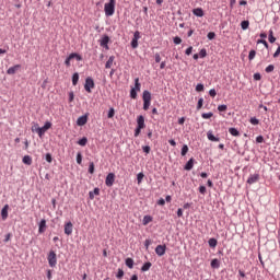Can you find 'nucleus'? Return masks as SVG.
I'll use <instances>...</instances> for the list:
<instances>
[{
	"label": "nucleus",
	"mask_w": 280,
	"mask_h": 280,
	"mask_svg": "<svg viewBox=\"0 0 280 280\" xmlns=\"http://www.w3.org/2000/svg\"><path fill=\"white\" fill-rule=\"evenodd\" d=\"M249 122L252 124V126H259V119H257L256 117L250 118Z\"/></svg>",
	"instance_id": "37"
},
{
	"label": "nucleus",
	"mask_w": 280,
	"mask_h": 280,
	"mask_svg": "<svg viewBox=\"0 0 280 280\" xmlns=\"http://www.w3.org/2000/svg\"><path fill=\"white\" fill-rule=\"evenodd\" d=\"M257 43L262 44L266 47V49H268V42H266V39H258Z\"/></svg>",
	"instance_id": "52"
},
{
	"label": "nucleus",
	"mask_w": 280,
	"mask_h": 280,
	"mask_svg": "<svg viewBox=\"0 0 280 280\" xmlns=\"http://www.w3.org/2000/svg\"><path fill=\"white\" fill-rule=\"evenodd\" d=\"M205 103L203 98H199L198 104H197V110H200L202 108V104Z\"/></svg>",
	"instance_id": "49"
},
{
	"label": "nucleus",
	"mask_w": 280,
	"mask_h": 280,
	"mask_svg": "<svg viewBox=\"0 0 280 280\" xmlns=\"http://www.w3.org/2000/svg\"><path fill=\"white\" fill-rule=\"evenodd\" d=\"M196 91H197L198 93H201V91H205V85H203L202 83L197 84Z\"/></svg>",
	"instance_id": "44"
},
{
	"label": "nucleus",
	"mask_w": 280,
	"mask_h": 280,
	"mask_svg": "<svg viewBox=\"0 0 280 280\" xmlns=\"http://www.w3.org/2000/svg\"><path fill=\"white\" fill-rule=\"evenodd\" d=\"M229 107L226 105H219L218 106V110L219 113H225V110L228 109Z\"/></svg>",
	"instance_id": "43"
},
{
	"label": "nucleus",
	"mask_w": 280,
	"mask_h": 280,
	"mask_svg": "<svg viewBox=\"0 0 280 280\" xmlns=\"http://www.w3.org/2000/svg\"><path fill=\"white\" fill-rule=\"evenodd\" d=\"M105 185H107V187H113V185H115V174L114 173H109L106 176Z\"/></svg>",
	"instance_id": "6"
},
{
	"label": "nucleus",
	"mask_w": 280,
	"mask_h": 280,
	"mask_svg": "<svg viewBox=\"0 0 280 280\" xmlns=\"http://www.w3.org/2000/svg\"><path fill=\"white\" fill-rule=\"evenodd\" d=\"M79 80H80V74L78 72L73 73V75H72V84H73V86H78Z\"/></svg>",
	"instance_id": "23"
},
{
	"label": "nucleus",
	"mask_w": 280,
	"mask_h": 280,
	"mask_svg": "<svg viewBox=\"0 0 280 280\" xmlns=\"http://www.w3.org/2000/svg\"><path fill=\"white\" fill-rule=\"evenodd\" d=\"M199 191H200L202 195H206V194H207V187L200 186V187H199Z\"/></svg>",
	"instance_id": "58"
},
{
	"label": "nucleus",
	"mask_w": 280,
	"mask_h": 280,
	"mask_svg": "<svg viewBox=\"0 0 280 280\" xmlns=\"http://www.w3.org/2000/svg\"><path fill=\"white\" fill-rule=\"evenodd\" d=\"M125 264L127 268H135V260L132 258H127Z\"/></svg>",
	"instance_id": "24"
},
{
	"label": "nucleus",
	"mask_w": 280,
	"mask_h": 280,
	"mask_svg": "<svg viewBox=\"0 0 280 280\" xmlns=\"http://www.w3.org/2000/svg\"><path fill=\"white\" fill-rule=\"evenodd\" d=\"M89 121V116H80L77 120V125L79 126H86V122Z\"/></svg>",
	"instance_id": "10"
},
{
	"label": "nucleus",
	"mask_w": 280,
	"mask_h": 280,
	"mask_svg": "<svg viewBox=\"0 0 280 280\" xmlns=\"http://www.w3.org/2000/svg\"><path fill=\"white\" fill-rule=\"evenodd\" d=\"M209 95H210V97H215L218 95V92H215V89H211L209 91Z\"/></svg>",
	"instance_id": "54"
},
{
	"label": "nucleus",
	"mask_w": 280,
	"mask_h": 280,
	"mask_svg": "<svg viewBox=\"0 0 280 280\" xmlns=\"http://www.w3.org/2000/svg\"><path fill=\"white\" fill-rule=\"evenodd\" d=\"M137 128H140L142 130H143V128H145V118L143 116H138Z\"/></svg>",
	"instance_id": "9"
},
{
	"label": "nucleus",
	"mask_w": 280,
	"mask_h": 280,
	"mask_svg": "<svg viewBox=\"0 0 280 280\" xmlns=\"http://www.w3.org/2000/svg\"><path fill=\"white\" fill-rule=\"evenodd\" d=\"M143 102H152V94L150 91L145 90L142 95Z\"/></svg>",
	"instance_id": "16"
},
{
	"label": "nucleus",
	"mask_w": 280,
	"mask_h": 280,
	"mask_svg": "<svg viewBox=\"0 0 280 280\" xmlns=\"http://www.w3.org/2000/svg\"><path fill=\"white\" fill-rule=\"evenodd\" d=\"M139 38H141V33H139V31H136L133 34V40H139Z\"/></svg>",
	"instance_id": "51"
},
{
	"label": "nucleus",
	"mask_w": 280,
	"mask_h": 280,
	"mask_svg": "<svg viewBox=\"0 0 280 280\" xmlns=\"http://www.w3.org/2000/svg\"><path fill=\"white\" fill-rule=\"evenodd\" d=\"M19 69H21V65H15L13 67H10L7 70L8 75H14V73H16V71H19Z\"/></svg>",
	"instance_id": "13"
},
{
	"label": "nucleus",
	"mask_w": 280,
	"mask_h": 280,
	"mask_svg": "<svg viewBox=\"0 0 280 280\" xmlns=\"http://www.w3.org/2000/svg\"><path fill=\"white\" fill-rule=\"evenodd\" d=\"M266 73H272V71H275V66L273 65H269L266 69H265Z\"/></svg>",
	"instance_id": "46"
},
{
	"label": "nucleus",
	"mask_w": 280,
	"mask_h": 280,
	"mask_svg": "<svg viewBox=\"0 0 280 280\" xmlns=\"http://www.w3.org/2000/svg\"><path fill=\"white\" fill-rule=\"evenodd\" d=\"M115 3L116 0H109V2L105 3L104 10L107 16H113V14H115Z\"/></svg>",
	"instance_id": "2"
},
{
	"label": "nucleus",
	"mask_w": 280,
	"mask_h": 280,
	"mask_svg": "<svg viewBox=\"0 0 280 280\" xmlns=\"http://www.w3.org/2000/svg\"><path fill=\"white\" fill-rule=\"evenodd\" d=\"M95 196H100V188H94L93 191H90V192H89V198H90V200H94V199H95Z\"/></svg>",
	"instance_id": "19"
},
{
	"label": "nucleus",
	"mask_w": 280,
	"mask_h": 280,
	"mask_svg": "<svg viewBox=\"0 0 280 280\" xmlns=\"http://www.w3.org/2000/svg\"><path fill=\"white\" fill-rule=\"evenodd\" d=\"M65 233L66 235H71V233H73V223L68 222L65 224Z\"/></svg>",
	"instance_id": "11"
},
{
	"label": "nucleus",
	"mask_w": 280,
	"mask_h": 280,
	"mask_svg": "<svg viewBox=\"0 0 280 280\" xmlns=\"http://www.w3.org/2000/svg\"><path fill=\"white\" fill-rule=\"evenodd\" d=\"M209 40H213L215 38V34L213 32L208 33Z\"/></svg>",
	"instance_id": "59"
},
{
	"label": "nucleus",
	"mask_w": 280,
	"mask_h": 280,
	"mask_svg": "<svg viewBox=\"0 0 280 280\" xmlns=\"http://www.w3.org/2000/svg\"><path fill=\"white\" fill-rule=\"evenodd\" d=\"M173 42L175 43V45H180V43H183V39L178 36L174 37Z\"/></svg>",
	"instance_id": "50"
},
{
	"label": "nucleus",
	"mask_w": 280,
	"mask_h": 280,
	"mask_svg": "<svg viewBox=\"0 0 280 280\" xmlns=\"http://www.w3.org/2000/svg\"><path fill=\"white\" fill-rule=\"evenodd\" d=\"M116 277H117V279H124V270L118 269V272H117Z\"/></svg>",
	"instance_id": "48"
},
{
	"label": "nucleus",
	"mask_w": 280,
	"mask_h": 280,
	"mask_svg": "<svg viewBox=\"0 0 280 280\" xmlns=\"http://www.w3.org/2000/svg\"><path fill=\"white\" fill-rule=\"evenodd\" d=\"M113 62H115V56H110L105 63L106 69H110L113 67Z\"/></svg>",
	"instance_id": "22"
},
{
	"label": "nucleus",
	"mask_w": 280,
	"mask_h": 280,
	"mask_svg": "<svg viewBox=\"0 0 280 280\" xmlns=\"http://www.w3.org/2000/svg\"><path fill=\"white\" fill-rule=\"evenodd\" d=\"M71 60H78V62L82 61V56L78 52L70 54L65 60L66 67H71Z\"/></svg>",
	"instance_id": "3"
},
{
	"label": "nucleus",
	"mask_w": 280,
	"mask_h": 280,
	"mask_svg": "<svg viewBox=\"0 0 280 280\" xmlns=\"http://www.w3.org/2000/svg\"><path fill=\"white\" fill-rule=\"evenodd\" d=\"M108 43H110V37L107 35L103 36V38L100 42L101 47H104L105 49H108Z\"/></svg>",
	"instance_id": "8"
},
{
	"label": "nucleus",
	"mask_w": 280,
	"mask_h": 280,
	"mask_svg": "<svg viewBox=\"0 0 280 280\" xmlns=\"http://www.w3.org/2000/svg\"><path fill=\"white\" fill-rule=\"evenodd\" d=\"M259 180V174L250 175L247 179L248 185H255Z\"/></svg>",
	"instance_id": "12"
},
{
	"label": "nucleus",
	"mask_w": 280,
	"mask_h": 280,
	"mask_svg": "<svg viewBox=\"0 0 280 280\" xmlns=\"http://www.w3.org/2000/svg\"><path fill=\"white\" fill-rule=\"evenodd\" d=\"M155 62H161V55L159 52L155 54Z\"/></svg>",
	"instance_id": "64"
},
{
	"label": "nucleus",
	"mask_w": 280,
	"mask_h": 280,
	"mask_svg": "<svg viewBox=\"0 0 280 280\" xmlns=\"http://www.w3.org/2000/svg\"><path fill=\"white\" fill-rule=\"evenodd\" d=\"M130 97H131V100H137V90L136 89H131Z\"/></svg>",
	"instance_id": "42"
},
{
	"label": "nucleus",
	"mask_w": 280,
	"mask_h": 280,
	"mask_svg": "<svg viewBox=\"0 0 280 280\" xmlns=\"http://www.w3.org/2000/svg\"><path fill=\"white\" fill-rule=\"evenodd\" d=\"M192 14L195 16L202 18V16H205V11L202 10V8H196L192 10Z\"/></svg>",
	"instance_id": "17"
},
{
	"label": "nucleus",
	"mask_w": 280,
	"mask_h": 280,
	"mask_svg": "<svg viewBox=\"0 0 280 280\" xmlns=\"http://www.w3.org/2000/svg\"><path fill=\"white\" fill-rule=\"evenodd\" d=\"M46 161L47 163H51V161H54V158H51V153L46 154Z\"/></svg>",
	"instance_id": "56"
},
{
	"label": "nucleus",
	"mask_w": 280,
	"mask_h": 280,
	"mask_svg": "<svg viewBox=\"0 0 280 280\" xmlns=\"http://www.w3.org/2000/svg\"><path fill=\"white\" fill-rule=\"evenodd\" d=\"M131 47H132V49H137V47H139V39H132Z\"/></svg>",
	"instance_id": "41"
},
{
	"label": "nucleus",
	"mask_w": 280,
	"mask_h": 280,
	"mask_svg": "<svg viewBox=\"0 0 280 280\" xmlns=\"http://www.w3.org/2000/svg\"><path fill=\"white\" fill-rule=\"evenodd\" d=\"M229 132L232 137H240V131L236 128H230Z\"/></svg>",
	"instance_id": "28"
},
{
	"label": "nucleus",
	"mask_w": 280,
	"mask_h": 280,
	"mask_svg": "<svg viewBox=\"0 0 280 280\" xmlns=\"http://www.w3.org/2000/svg\"><path fill=\"white\" fill-rule=\"evenodd\" d=\"M145 175H143V173H139L137 175V182H138V185H141L143 178H144Z\"/></svg>",
	"instance_id": "38"
},
{
	"label": "nucleus",
	"mask_w": 280,
	"mask_h": 280,
	"mask_svg": "<svg viewBox=\"0 0 280 280\" xmlns=\"http://www.w3.org/2000/svg\"><path fill=\"white\" fill-rule=\"evenodd\" d=\"M47 230V220L43 219L39 222L38 233H44Z\"/></svg>",
	"instance_id": "14"
},
{
	"label": "nucleus",
	"mask_w": 280,
	"mask_h": 280,
	"mask_svg": "<svg viewBox=\"0 0 280 280\" xmlns=\"http://www.w3.org/2000/svg\"><path fill=\"white\" fill-rule=\"evenodd\" d=\"M249 25H250V22H248V21H243L241 23L242 30H248Z\"/></svg>",
	"instance_id": "35"
},
{
	"label": "nucleus",
	"mask_w": 280,
	"mask_h": 280,
	"mask_svg": "<svg viewBox=\"0 0 280 280\" xmlns=\"http://www.w3.org/2000/svg\"><path fill=\"white\" fill-rule=\"evenodd\" d=\"M92 89H95V81H93V78L88 77L85 79L84 90L86 91V93H92Z\"/></svg>",
	"instance_id": "5"
},
{
	"label": "nucleus",
	"mask_w": 280,
	"mask_h": 280,
	"mask_svg": "<svg viewBox=\"0 0 280 280\" xmlns=\"http://www.w3.org/2000/svg\"><path fill=\"white\" fill-rule=\"evenodd\" d=\"M185 170H186L187 172L194 170V158H191V159L186 163Z\"/></svg>",
	"instance_id": "21"
},
{
	"label": "nucleus",
	"mask_w": 280,
	"mask_h": 280,
	"mask_svg": "<svg viewBox=\"0 0 280 280\" xmlns=\"http://www.w3.org/2000/svg\"><path fill=\"white\" fill-rule=\"evenodd\" d=\"M77 163H78V165H82V153H78L77 154Z\"/></svg>",
	"instance_id": "47"
},
{
	"label": "nucleus",
	"mask_w": 280,
	"mask_h": 280,
	"mask_svg": "<svg viewBox=\"0 0 280 280\" xmlns=\"http://www.w3.org/2000/svg\"><path fill=\"white\" fill-rule=\"evenodd\" d=\"M10 209L9 205H4V207L1 210V218L2 220H8V211Z\"/></svg>",
	"instance_id": "15"
},
{
	"label": "nucleus",
	"mask_w": 280,
	"mask_h": 280,
	"mask_svg": "<svg viewBox=\"0 0 280 280\" xmlns=\"http://www.w3.org/2000/svg\"><path fill=\"white\" fill-rule=\"evenodd\" d=\"M143 152H145V154H150V145H145L142 148Z\"/></svg>",
	"instance_id": "61"
},
{
	"label": "nucleus",
	"mask_w": 280,
	"mask_h": 280,
	"mask_svg": "<svg viewBox=\"0 0 280 280\" xmlns=\"http://www.w3.org/2000/svg\"><path fill=\"white\" fill-rule=\"evenodd\" d=\"M199 56L200 58H207V49H201Z\"/></svg>",
	"instance_id": "53"
},
{
	"label": "nucleus",
	"mask_w": 280,
	"mask_h": 280,
	"mask_svg": "<svg viewBox=\"0 0 280 280\" xmlns=\"http://www.w3.org/2000/svg\"><path fill=\"white\" fill-rule=\"evenodd\" d=\"M135 89L136 91H141V83L139 82V78L135 79Z\"/></svg>",
	"instance_id": "30"
},
{
	"label": "nucleus",
	"mask_w": 280,
	"mask_h": 280,
	"mask_svg": "<svg viewBox=\"0 0 280 280\" xmlns=\"http://www.w3.org/2000/svg\"><path fill=\"white\" fill-rule=\"evenodd\" d=\"M210 266L214 270H218V268H220V260L218 258L212 259L211 262H210Z\"/></svg>",
	"instance_id": "20"
},
{
	"label": "nucleus",
	"mask_w": 280,
	"mask_h": 280,
	"mask_svg": "<svg viewBox=\"0 0 280 280\" xmlns=\"http://www.w3.org/2000/svg\"><path fill=\"white\" fill-rule=\"evenodd\" d=\"M142 222H143V225H144V226L148 225V224H150V222H152V217H150V215H144Z\"/></svg>",
	"instance_id": "29"
},
{
	"label": "nucleus",
	"mask_w": 280,
	"mask_h": 280,
	"mask_svg": "<svg viewBox=\"0 0 280 280\" xmlns=\"http://www.w3.org/2000/svg\"><path fill=\"white\" fill-rule=\"evenodd\" d=\"M141 128L137 127L135 130V137H139L141 135Z\"/></svg>",
	"instance_id": "57"
},
{
	"label": "nucleus",
	"mask_w": 280,
	"mask_h": 280,
	"mask_svg": "<svg viewBox=\"0 0 280 280\" xmlns=\"http://www.w3.org/2000/svg\"><path fill=\"white\" fill-rule=\"evenodd\" d=\"M192 51H194V47L189 46V47L186 49L185 54H186V56H191V52H192Z\"/></svg>",
	"instance_id": "55"
},
{
	"label": "nucleus",
	"mask_w": 280,
	"mask_h": 280,
	"mask_svg": "<svg viewBox=\"0 0 280 280\" xmlns=\"http://www.w3.org/2000/svg\"><path fill=\"white\" fill-rule=\"evenodd\" d=\"M75 95L73 94V92L69 93V102H73Z\"/></svg>",
	"instance_id": "63"
},
{
	"label": "nucleus",
	"mask_w": 280,
	"mask_h": 280,
	"mask_svg": "<svg viewBox=\"0 0 280 280\" xmlns=\"http://www.w3.org/2000/svg\"><path fill=\"white\" fill-rule=\"evenodd\" d=\"M152 101H143V110H148L150 108V104Z\"/></svg>",
	"instance_id": "45"
},
{
	"label": "nucleus",
	"mask_w": 280,
	"mask_h": 280,
	"mask_svg": "<svg viewBox=\"0 0 280 280\" xmlns=\"http://www.w3.org/2000/svg\"><path fill=\"white\" fill-rule=\"evenodd\" d=\"M207 138L209 139V141H214V142H218L220 141V138L213 136V131L209 130L207 132Z\"/></svg>",
	"instance_id": "18"
},
{
	"label": "nucleus",
	"mask_w": 280,
	"mask_h": 280,
	"mask_svg": "<svg viewBox=\"0 0 280 280\" xmlns=\"http://www.w3.org/2000/svg\"><path fill=\"white\" fill-rule=\"evenodd\" d=\"M166 246L165 245H158L155 247V253L159 257H163V255H165V250H166Z\"/></svg>",
	"instance_id": "7"
},
{
	"label": "nucleus",
	"mask_w": 280,
	"mask_h": 280,
	"mask_svg": "<svg viewBox=\"0 0 280 280\" xmlns=\"http://www.w3.org/2000/svg\"><path fill=\"white\" fill-rule=\"evenodd\" d=\"M202 119H211V117H213V113H203L201 115Z\"/></svg>",
	"instance_id": "36"
},
{
	"label": "nucleus",
	"mask_w": 280,
	"mask_h": 280,
	"mask_svg": "<svg viewBox=\"0 0 280 280\" xmlns=\"http://www.w3.org/2000/svg\"><path fill=\"white\" fill-rule=\"evenodd\" d=\"M22 162L24 163V165H32V156L25 155V156L22 159Z\"/></svg>",
	"instance_id": "25"
},
{
	"label": "nucleus",
	"mask_w": 280,
	"mask_h": 280,
	"mask_svg": "<svg viewBox=\"0 0 280 280\" xmlns=\"http://www.w3.org/2000/svg\"><path fill=\"white\" fill-rule=\"evenodd\" d=\"M188 152H189V147H187V144H184L182 148V156H186Z\"/></svg>",
	"instance_id": "33"
},
{
	"label": "nucleus",
	"mask_w": 280,
	"mask_h": 280,
	"mask_svg": "<svg viewBox=\"0 0 280 280\" xmlns=\"http://www.w3.org/2000/svg\"><path fill=\"white\" fill-rule=\"evenodd\" d=\"M86 143H89V139H86V137H83L82 139H80L78 141V145L84 147V145H86Z\"/></svg>",
	"instance_id": "31"
},
{
	"label": "nucleus",
	"mask_w": 280,
	"mask_h": 280,
	"mask_svg": "<svg viewBox=\"0 0 280 280\" xmlns=\"http://www.w3.org/2000/svg\"><path fill=\"white\" fill-rule=\"evenodd\" d=\"M47 260H48L50 268H56V266L58 264V258L56 256V252L50 250L48 254Z\"/></svg>",
	"instance_id": "4"
},
{
	"label": "nucleus",
	"mask_w": 280,
	"mask_h": 280,
	"mask_svg": "<svg viewBox=\"0 0 280 280\" xmlns=\"http://www.w3.org/2000/svg\"><path fill=\"white\" fill-rule=\"evenodd\" d=\"M108 119H113L115 117V108L110 107L107 114Z\"/></svg>",
	"instance_id": "34"
},
{
	"label": "nucleus",
	"mask_w": 280,
	"mask_h": 280,
	"mask_svg": "<svg viewBox=\"0 0 280 280\" xmlns=\"http://www.w3.org/2000/svg\"><path fill=\"white\" fill-rule=\"evenodd\" d=\"M49 128H51V122L47 121L43 127H38V125H35L34 127H32V131L37 132L38 137H43V135H45V131L49 130Z\"/></svg>",
	"instance_id": "1"
},
{
	"label": "nucleus",
	"mask_w": 280,
	"mask_h": 280,
	"mask_svg": "<svg viewBox=\"0 0 280 280\" xmlns=\"http://www.w3.org/2000/svg\"><path fill=\"white\" fill-rule=\"evenodd\" d=\"M256 142H257V143H264V136H258V137L256 138Z\"/></svg>",
	"instance_id": "62"
},
{
	"label": "nucleus",
	"mask_w": 280,
	"mask_h": 280,
	"mask_svg": "<svg viewBox=\"0 0 280 280\" xmlns=\"http://www.w3.org/2000/svg\"><path fill=\"white\" fill-rule=\"evenodd\" d=\"M277 38L275 37V32L272 30L269 31V43H275Z\"/></svg>",
	"instance_id": "32"
},
{
	"label": "nucleus",
	"mask_w": 280,
	"mask_h": 280,
	"mask_svg": "<svg viewBox=\"0 0 280 280\" xmlns=\"http://www.w3.org/2000/svg\"><path fill=\"white\" fill-rule=\"evenodd\" d=\"M89 172L90 174H95V164L93 162L90 163Z\"/></svg>",
	"instance_id": "40"
},
{
	"label": "nucleus",
	"mask_w": 280,
	"mask_h": 280,
	"mask_svg": "<svg viewBox=\"0 0 280 280\" xmlns=\"http://www.w3.org/2000/svg\"><path fill=\"white\" fill-rule=\"evenodd\" d=\"M150 268H152V262H145V264L141 267V271H142V272H148V270H150Z\"/></svg>",
	"instance_id": "26"
},
{
	"label": "nucleus",
	"mask_w": 280,
	"mask_h": 280,
	"mask_svg": "<svg viewBox=\"0 0 280 280\" xmlns=\"http://www.w3.org/2000/svg\"><path fill=\"white\" fill-rule=\"evenodd\" d=\"M208 244H209L210 248H215V246H218V240H215V238H210V240L208 241Z\"/></svg>",
	"instance_id": "27"
},
{
	"label": "nucleus",
	"mask_w": 280,
	"mask_h": 280,
	"mask_svg": "<svg viewBox=\"0 0 280 280\" xmlns=\"http://www.w3.org/2000/svg\"><path fill=\"white\" fill-rule=\"evenodd\" d=\"M255 56H257V51L250 50L248 55V60H255Z\"/></svg>",
	"instance_id": "39"
},
{
	"label": "nucleus",
	"mask_w": 280,
	"mask_h": 280,
	"mask_svg": "<svg viewBox=\"0 0 280 280\" xmlns=\"http://www.w3.org/2000/svg\"><path fill=\"white\" fill-rule=\"evenodd\" d=\"M280 55V45L278 46L276 52L273 54V58H279Z\"/></svg>",
	"instance_id": "60"
}]
</instances>
